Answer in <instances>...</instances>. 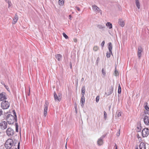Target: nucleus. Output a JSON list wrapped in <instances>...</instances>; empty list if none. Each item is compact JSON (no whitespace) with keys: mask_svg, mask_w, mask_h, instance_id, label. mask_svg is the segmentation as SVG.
<instances>
[{"mask_svg":"<svg viewBox=\"0 0 149 149\" xmlns=\"http://www.w3.org/2000/svg\"><path fill=\"white\" fill-rule=\"evenodd\" d=\"M12 111L13 115L8 114L6 118V120L9 124H13L15 122L17 123V116L15 110H13Z\"/></svg>","mask_w":149,"mask_h":149,"instance_id":"1","label":"nucleus"},{"mask_svg":"<svg viewBox=\"0 0 149 149\" xmlns=\"http://www.w3.org/2000/svg\"><path fill=\"white\" fill-rule=\"evenodd\" d=\"M15 143L13 140L10 138L8 139L6 141L5 144V147L6 149H10L12 147L14 146H15L17 142V140H15Z\"/></svg>","mask_w":149,"mask_h":149,"instance_id":"2","label":"nucleus"},{"mask_svg":"<svg viewBox=\"0 0 149 149\" xmlns=\"http://www.w3.org/2000/svg\"><path fill=\"white\" fill-rule=\"evenodd\" d=\"M10 106V104L9 102L6 100H3L1 102V107L3 109H8Z\"/></svg>","mask_w":149,"mask_h":149,"instance_id":"3","label":"nucleus"},{"mask_svg":"<svg viewBox=\"0 0 149 149\" xmlns=\"http://www.w3.org/2000/svg\"><path fill=\"white\" fill-rule=\"evenodd\" d=\"M61 93H58L57 95L56 92H54V97L55 101L60 102L61 100Z\"/></svg>","mask_w":149,"mask_h":149,"instance_id":"4","label":"nucleus"},{"mask_svg":"<svg viewBox=\"0 0 149 149\" xmlns=\"http://www.w3.org/2000/svg\"><path fill=\"white\" fill-rule=\"evenodd\" d=\"M14 131L11 127H8L6 130L7 135L9 136H11L14 134Z\"/></svg>","mask_w":149,"mask_h":149,"instance_id":"5","label":"nucleus"},{"mask_svg":"<svg viewBox=\"0 0 149 149\" xmlns=\"http://www.w3.org/2000/svg\"><path fill=\"white\" fill-rule=\"evenodd\" d=\"M149 130L148 128H144L142 131V135L143 137H146L149 135Z\"/></svg>","mask_w":149,"mask_h":149,"instance_id":"6","label":"nucleus"},{"mask_svg":"<svg viewBox=\"0 0 149 149\" xmlns=\"http://www.w3.org/2000/svg\"><path fill=\"white\" fill-rule=\"evenodd\" d=\"M7 122L5 121H2L0 123V128L2 130L6 129L7 127Z\"/></svg>","mask_w":149,"mask_h":149,"instance_id":"7","label":"nucleus"},{"mask_svg":"<svg viewBox=\"0 0 149 149\" xmlns=\"http://www.w3.org/2000/svg\"><path fill=\"white\" fill-rule=\"evenodd\" d=\"M49 105L48 102L46 100L44 104V108L43 112V114L44 116H46L48 110V107Z\"/></svg>","mask_w":149,"mask_h":149,"instance_id":"8","label":"nucleus"},{"mask_svg":"<svg viewBox=\"0 0 149 149\" xmlns=\"http://www.w3.org/2000/svg\"><path fill=\"white\" fill-rule=\"evenodd\" d=\"M113 86H111L107 89V92H105V94L107 95V96H108L111 95L113 92Z\"/></svg>","mask_w":149,"mask_h":149,"instance_id":"9","label":"nucleus"},{"mask_svg":"<svg viewBox=\"0 0 149 149\" xmlns=\"http://www.w3.org/2000/svg\"><path fill=\"white\" fill-rule=\"evenodd\" d=\"M6 95V93L4 92H2L0 93V101H3L7 99Z\"/></svg>","mask_w":149,"mask_h":149,"instance_id":"10","label":"nucleus"},{"mask_svg":"<svg viewBox=\"0 0 149 149\" xmlns=\"http://www.w3.org/2000/svg\"><path fill=\"white\" fill-rule=\"evenodd\" d=\"M143 121L146 125H149V114L145 116L143 118Z\"/></svg>","mask_w":149,"mask_h":149,"instance_id":"11","label":"nucleus"},{"mask_svg":"<svg viewBox=\"0 0 149 149\" xmlns=\"http://www.w3.org/2000/svg\"><path fill=\"white\" fill-rule=\"evenodd\" d=\"M143 51V49L142 48V47H141L139 46L138 47V54L137 55L138 58H140L141 56V53Z\"/></svg>","mask_w":149,"mask_h":149,"instance_id":"12","label":"nucleus"},{"mask_svg":"<svg viewBox=\"0 0 149 149\" xmlns=\"http://www.w3.org/2000/svg\"><path fill=\"white\" fill-rule=\"evenodd\" d=\"M85 101V98L84 96H82L81 97V100H80V103L81 104V106L82 107H83Z\"/></svg>","mask_w":149,"mask_h":149,"instance_id":"13","label":"nucleus"},{"mask_svg":"<svg viewBox=\"0 0 149 149\" xmlns=\"http://www.w3.org/2000/svg\"><path fill=\"white\" fill-rule=\"evenodd\" d=\"M139 148L140 149H146L145 143L143 142H141L139 145Z\"/></svg>","mask_w":149,"mask_h":149,"instance_id":"14","label":"nucleus"},{"mask_svg":"<svg viewBox=\"0 0 149 149\" xmlns=\"http://www.w3.org/2000/svg\"><path fill=\"white\" fill-rule=\"evenodd\" d=\"M108 48L109 52L111 53V54L112 55H113L112 52V45L111 42H110L108 43Z\"/></svg>","mask_w":149,"mask_h":149,"instance_id":"15","label":"nucleus"},{"mask_svg":"<svg viewBox=\"0 0 149 149\" xmlns=\"http://www.w3.org/2000/svg\"><path fill=\"white\" fill-rule=\"evenodd\" d=\"M97 142V144L99 146H101L103 143V139L100 138L98 139Z\"/></svg>","mask_w":149,"mask_h":149,"instance_id":"16","label":"nucleus"},{"mask_svg":"<svg viewBox=\"0 0 149 149\" xmlns=\"http://www.w3.org/2000/svg\"><path fill=\"white\" fill-rule=\"evenodd\" d=\"M56 58L59 61H60L62 58V56L59 54H57L55 55Z\"/></svg>","mask_w":149,"mask_h":149,"instance_id":"17","label":"nucleus"},{"mask_svg":"<svg viewBox=\"0 0 149 149\" xmlns=\"http://www.w3.org/2000/svg\"><path fill=\"white\" fill-rule=\"evenodd\" d=\"M18 19V17L17 14H15V16L13 18V24H15L17 22V21Z\"/></svg>","mask_w":149,"mask_h":149,"instance_id":"18","label":"nucleus"},{"mask_svg":"<svg viewBox=\"0 0 149 149\" xmlns=\"http://www.w3.org/2000/svg\"><path fill=\"white\" fill-rule=\"evenodd\" d=\"M118 23L122 27H123L125 25V22L121 19H119Z\"/></svg>","mask_w":149,"mask_h":149,"instance_id":"19","label":"nucleus"},{"mask_svg":"<svg viewBox=\"0 0 149 149\" xmlns=\"http://www.w3.org/2000/svg\"><path fill=\"white\" fill-rule=\"evenodd\" d=\"M121 111H120L119 110L117 111L116 113L115 117L117 118L120 116H121Z\"/></svg>","mask_w":149,"mask_h":149,"instance_id":"20","label":"nucleus"},{"mask_svg":"<svg viewBox=\"0 0 149 149\" xmlns=\"http://www.w3.org/2000/svg\"><path fill=\"white\" fill-rule=\"evenodd\" d=\"M135 3L138 9H139L140 6L139 0H135Z\"/></svg>","mask_w":149,"mask_h":149,"instance_id":"21","label":"nucleus"},{"mask_svg":"<svg viewBox=\"0 0 149 149\" xmlns=\"http://www.w3.org/2000/svg\"><path fill=\"white\" fill-rule=\"evenodd\" d=\"M85 87L84 86L82 87L81 88V95L82 96H84L85 93Z\"/></svg>","mask_w":149,"mask_h":149,"instance_id":"22","label":"nucleus"},{"mask_svg":"<svg viewBox=\"0 0 149 149\" xmlns=\"http://www.w3.org/2000/svg\"><path fill=\"white\" fill-rule=\"evenodd\" d=\"M106 26H108L109 29H111L112 28V24L109 22H107L106 24Z\"/></svg>","mask_w":149,"mask_h":149,"instance_id":"23","label":"nucleus"},{"mask_svg":"<svg viewBox=\"0 0 149 149\" xmlns=\"http://www.w3.org/2000/svg\"><path fill=\"white\" fill-rule=\"evenodd\" d=\"M93 9L97 11H99L100 10V9L95 5L93 6Z\"/></svg>","mask_w":149,"mask_h":149,"instance_id":"24","label":"nucleus"},{"mask_svg":"<svg viewBox=\"0 0 149 149\" xmlns=\"http://www.w3.org/2000/svg\"><path fill=\"white\" fill-rule=\"evenodd\" d=\"M58 3L60 5L63 6L64 4V2L63 0H59Z\"/></svg>","mask_w":149,"mask_h":149,"instance_id":"25","label":"nucleus"},{"mask_svg":"<svg viewBox=\"0 0 149 149\" xmlns=\"http://www.w3.org/2000/svg\"><path fill=\"white\" fill-rule=\"evenodd\" d=\"M15 130L17 132H18V125L17 123H15Z\"/></svg>","mask_w":149,"mask_h":149,"instance_id":"26","label":"nucleus"},{"mask_svg":"<svg viewBox=\"0 0 149 149\" xmlns=\"http://www.w3.org/2000/svg\"><path fill=\"white\" fill-rule=\"evenodd\" d=\"M97 26L100 29H102L105 28L104 26H103L100 24L97 25Z\"/></svg>","mask_w":149,"mask_h":149,"instance_id":"27","label":"nucleus"},{"mask_svg":"<svg viewBox=\"0 0 149 149\" xmlns=\"http://www.w3.org/2000/svg\"><path fill=\"white\" fill-rule=\"evenodd\" d=\"M119 74L118 72V71L116 69V67H115V76H117L118 75H119Z\"/></svg>","mask_w":149,"mask_h":149,"instance_id":"28","label":"nucleus"},{"mask_svg":"<svg viewBox=\"0 0 149 149\" xmlns=\"http://www.w3.org/2000/svg\"><path fill=\"white\" fill-rule=\"evenodd\" d=\"M137 128L138 130H139L138 131V132H139L140 131L141 129V124H140L138 125V126L137 127Z\"/></svg>","mask_w":149,"mask_h":149,"instance_id":"29","label":"nucleus"},{"mask_svg":"<svg viewBox=\"0 0 149 149\" xmlns=\"http://www.w3.org/2000/svg\"><path fill=\"white\" fill-rule=\"evenodd\" d=\"M99 47L97 46H94L93 48V50L95 51H97L99 49Z\"/></svg>","mask_w":149,"mask_h":149,"instance_id":"30","label":"nucleus"},{"mask_svg":"<svg viewBox=\"0 0 149 149\" xmlns=\"http://www.w3.org/2000/svg\"><path fill=\"white\" fill-rule=\"evenodd\" d=\"M111 54V53L109 52V53L107 52L106 54V56L107 58H109L110 57Z\"/></svg>","mask_w":149,"mask_h":149,"instance_id":"31","label":"nucleus"},{"mask_svg":"<svg viewBox=\"0 0 149 149\" xmlns=\"http://www.w3.org/2000/svg\"><path fill=\"white\" fill-rule=\"evenodd\" d=\"M3 84H4V86L5 87V88L7 90L9 91V92H10V89H9V87L8 86H6V85L4 83H3Z\"/></svg>","mask_w":149,"mask_h":149,"instance_id":"32","label":"nucleus"},{"mask_svg":"<svg viewBox=\"0 0 149 149\" xmlns=\"http://www.w3.org/2000/svg\"><path fill=\"white\" fill-rule=\"evenodd\" d=\"M63 37L66 39L68 38V36L64 33H63Z\"/></svg>","mask_w":149,"mask_h":149,"instance_id":"33","label":"nucleus"},{"mask_svg":"<svg viewBox=\"0 0 149 149\" xmlns=\"http://www.w3.org/2000/svg\"><path fill=\"white\" fill-rule=\"evenodd\" d=\"M104 118L105 120H106L107 118V114L106 112L105 111H104Z\"/></svg>","mask_w":149,"mask_h":149,"instance_id":"34","label":"nucleus"},{"mask_svg":"<svg viewBox=\"0 0 149 149\" xmlns=\"http://www.w3.org/2000/svg\"><path fill=\"white\" fill-rule=\"evenodd\" d=\"M102 74H103L104 75H106L105 72L104 68H102Z\"/></svg>","mask_w":149,"mask_h":149,"instance_id":"35","label":"nucleus"},{"mask_svg":"<svg viewBox=\"0 0 149 149\" xmlns=\"http://www.w3.org/2000/svg\"><path fill=\"white\" fill-rule=\"evenodd\" d=\"M100 99V97L99 96H97L96 98V101L97 102H99V100Z\"/></svg>","mask_w":149,"mask_h":149,"instance_id":"36","label":"nucleus"},{"mask_svg":"<svg viewBox=\"0 0 149 149\" xmlns=\"http://www.w3.org/2000/svg\"><path fill=\"white\" fill-rule=\"evenodd\" d=\"M145 108L146 111H149V107L147 105L145 106Z\"/></svg>","mask_w":149,"mask_h":149,"instance_id":"37","label":"nucleus"},{"mask_svg":"<svg viewBox=\"0 0 149 149\" xmlns=\"http://www.w3.org/2000/svg\"><path fill=\"white\" fill-rule=\"evenodd\" d=\"M99 60L100 58L98 57L97 58V60L96 61V64L97 65H98V61Z\"/></svg>","mask_w":149,"mask_h":149,"instance_id":"38","label":"nucleus"},{"mask_svg":"<svg viewBox=\"0 0 149 149\" xmlns=\"http://www.w3.org/2000/svg\"><path fill=\"white\" fill-rule=\"evenodd\" d=\"M120 130L119 129V131L118 132H117L116 133V135L118 136H119V135H120Z\"/></svg>","mask_w":149,"mask_h":149,"instance_id":"39","label":"nucleus"},{"mask_svg":"<svg viewBox=\"0 0 149 149\" xmlns=\"http://www.w3.org/2000/svg\"><path fill=\"white\" fill-rule=\"evenodd\" d=\"M104 43H105V41H103L101 44V45L102 47H103L104 45Z\"/></svg>","mask_w":149,"mask_h":149,"instance_id":"40","label":"nucleus"},{"mask_svg":"<svg viewBox=\"0 0 149 149\" xmlns=\"http://www.w3.org/2000/svg\"><path fill=\"white\" fill-rule=\"evenodd\" d=\"M8 8H9L11 6V5H12V3L11 2V1H10V3L9 2L8 3Z\"/></svg>","mask_w":149,"mask_h":149,"instance_id":"41","label":"nucleus"},{"mask_svg":"<svg viewBox=\"0 0 149 149\" xmlns=\"http://www.w3.org/2000/svg\"><path fill=\"white\" fill-rule=\"evenodd\" d=\"M106 136V134H104L100 138H101V139H103Z\"/></svg>","mask_w":149,"mask_h":149,"instance_id":"42","label":"nucleus"},{"mask_svg":"<svg viewBox=\"0 0 149 149\" xmlns=\"http://www.w3.org/2000/svg\"><path fill=\"white\" fill-rule=\"evenodd\" d=\"M78 79H77L76 80V84L77 86L78 84Z\"/></svg>","mask_w":149,"mask_h":149,"instance_id":"43","label":"nucleus"},{"mask_svg":"<svg viewBox=\"0 0 149 149\" xmlns=\"http://www.w3.org/2000/svg\"><path fill=\"white\" fill-rule=\"evenodd\" d=\"M121 89H118V94H120V93H121Z\"/></svg>","mask_w":149,"mask_h":149,"instance_id":"44","label":"nucleus"},{"mask_svg":"<svg viewBox=\"0 0 149 149\" xmlns=\"http://www.w3.org/2000/svg\"><path fill=\"white\" fill-rule=\"evenodd\" d=\"M76 9L78 11H80V8L76 6Z\"/></svg>","mask_w":149,"mask_h":149,"instance_id":"45","label":"nucleus"},{"mask_svg":"<svg viewBox=\"0 0 149 149\" xmlns=\"http://www.w3.org/2000/svg\"><path fill=\"white\" fill-rule=\"evenodd\" d=\"M3 111L1 109H0V116L2 114Z\"/></svg>","mask_w":149,"mask_h":149,"instance_id":"46","label":"nucleus"},{"mask_svg":"<svg viewBox=\"0 0 149 149\" xmlns=\"http://www.w3.org/2000/svg\"><path fill=\"white\" fill-rule=\"evenodd\" d=\"M70 68L71 69H72V63H71V62H70Z\"/></svg>","mask_w":149,"mask_h":149,"instance_id":"47","label":"nucleus"},{"mask_svg":"<svg viewBox=\"0 0 149 149\" xmlns=\"http://www.w3.org/2000/svg\"><path fill=\"white\" fill-rule=\"evenodd\" d=\"M74 41V42H76L77 41V39L76 38H74L73 39Z\"/></svg>","mask_w":149,"mask_h":149,"instance_id":"48","label":"nucleus"},{"mask_svg":"<svg viewBox=\"0 0 149 149\" xmlns=\"http://www.w3.org/2000/svg\"><path fill=\"white\" fill-rule=\"evenodd\" d=\"M114 147L115 149H118L116 143H115V145Z\"/></svg>","mask_w":149,"mask_h":149,"instance_id":"49","label":"nucleus"},{"mask_svg":"<svg viewBox=\"0 0 149 149\" xmlns=\"http://www.w3.org/2000/svg\"><path fill=\"white\" fill-rule=\"evenodd\" d=\"M7 3H8L9 2L10 3V1L9 0H4Z\"/></svg>","mask_w":149,"mask_h":149,"instance_id":"50","label":"nucleus"},{"mask_svg":"<svg viewBox=\"0 0 149 149\" xmlns=\"http://www.w3.org/2000/svg\"><path fill=\"white\" fill-rule=\"evenodd\" d=\"M144 113L145 114H148V112L147 111H144Z\"/></svg>","mask_w":149,"mask_h":149,"instance_id":"51","label":"nucleus"},{"mask_svg":"<svg viewBox=\"0 0 149 149\" xmlns=\"http://www.w3.org/2000/svg\"><path fill=\"white\" fill-rule=\"evenodd\" d=\"M118 89H121V87L120 86V84H119V86H118Z\"/></svg>","mask_w":149,"mask_h":149,"instance_id":"52","label":"nucleus"},{"mask_svg":"<svg viewBox=\"0 0 149 149\" xmlns=\"http://www.w3.org/2000/svg\"><path fill=\"white\" fill-rule=\"evenodd\" d=\"M84 80V78H82L81 79V81H83Z\"/></svg>","mask_w":149,"mask_h":149,"instance_id":"53","label":"nucleus"},{"mask_svg":"<svg viewBox=\"0 0 149 149\" xmlns=\"http://www.w3.org/2000/svg\"><path fill=\"white\" fill-rule=\"evenodd\" d=\"M17 146H20V142H19V143H18Z\"/></svg>","mask_w":149,"mask_h":149,"instance_id":"54","label":"nucleus"},{"mask_svg":"<svg viewBox=\"0 0 149 149\" xmlns=\"http://www.w3.org/2000/svg\"><path fill=\"white\" fill-rule=\"evenodd\" d=\"M11 113V112H10V111H8V112H7V113Z\"/></svg>","mask_w":149,"mask_h":149,"instance_id":"55","label":"nucleus"},{"mask_svg":"<svg viewBox=\"0 0 149 149\" xmlns=\"http://www.w3.org/2000/svg\"><path fill=\"white\" fill-rule=\"evenodd\" d=\"M17 149H20V146H17Z\"/></svg>","mask_w":149,"mask_h":149,"instance_id":"56","label":"nucleus"},{"mask_svg":"<svg viewBox=\"0 0 149 149\" xmlns=\"http://www.w3.org/2000/svg\"><path fill=\"white\" fill-rule=\"evenodd\" d=\"M135 149H139V148H138V147H137Z\"/></svg>","mask_w":149,"mask_h":149,"instance_id":"57","label":"nucleus"},{"mask_svg":"<svg viewBox=\"0 0 149 149\" xmlns=\"http://www.w3.org/2000/svg\"><path fill=\"white\" fill-rule=\"evenodd\" d=\"M65 148H66V149H67V146H66V145H65Z\"/></svg>","mask_w":149,"mask_h":149,"instance_id":"58","label":"nucleus"},{"mask_svg":"<svg viewBox=\"0 0 149 149\" xmlns=\"http://www.w3.org/2000/svg\"><path fill=\"white\" fill-rule=\"evenodd\" d=\"M28 96L29 95V92L28 93Z\"/></svg>","mask_w":149,"mask_h":149,"instance_id":"59","label":"nucleus"},{"mask_svg":"<svg viewBox=\"0 0 149 149\" xmlns=\"http://www.w3.org/2000/svg\"><path fill=\"white\" fill-rule=\"evenodd\" d=\"M3 83H1V84H2V85H4Z\"/></svg>","mask_w":149,"mask_h":149,"instance_id":"60","label":"nucleus"},{"mask_svg":"<svg viewBox=\"0 0 149 149\" xmlns=\"http://www.w3.org/2000/svg\"><path fill=\"white\" fill-rule=\"evenodd\" d=\"M71 15H70L69 16V17H71Z\"/></svg>","mask_w":149,"mask_h":149,"instance_id":"61","label":"nucleus"},{"mask_svg":"<svg viewBox=\"0 0 149 149\" xmlns=\"http://www.w3.org/2000/svg\"><path fill=\"white\" fill-rule=\"evenodd\" d=\"M15 149H17L16 148H15Z\"/></svg>","mask_w":149,"mask_h":149,"instance_id":"62","label":"nucleus"}]
</instances>
